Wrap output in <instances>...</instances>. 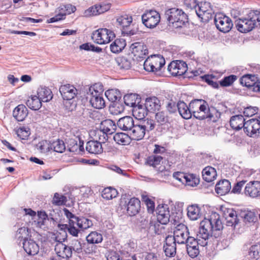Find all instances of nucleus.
Masks as SVG:
<instances>
[{
  "mask_svg": "<svg viewBox=\"0 0 260 260\" xmlns=\"http://www.w3.org/2000/svg\"><path fill=\"white\" fill-rule=\"evenodd\" d=\"M203 102V100H195L191 101L189 105V108L191 114H192L193 116L198 119H202L203 117H204L203 115H200L197 110L199 108L202 107V103Z\"/></svg>",
  "mask_w": 260,
  "mask_h": 260,
  "instance_id": "2f4dec72",
  "label": "nucleus"
},
{
  "mask_svg": "<svg viewBox=\"0 0 260 260\" xmlns=\"http://www.w3.org/2000/svg\"><path fill=\"white\" fill-rule=\"evenodd\" d=\"M86 149L88 152L93 154H100L103 151L102 145L98 141H88L86 143Z\"/></svg>",
  "mask_w": 260,
  "mask_h": 260,
  "instance_id": "c85d7f7f",
  "label": "nucleus"
},
{
  "mask_svg": "<svg viewBox=\"0 0 260 260\" xmlns=\"http://www.w3.org/2000/svg\"><path fill=\"white\" fill-rule=\"evenodd\" d=\"M50 148L56 152L62 153L66 149V146L63 141L57 140L51 143Z\"/></svg>",
  "mask_w": 260,
  "mask_h": 260,
  "instance_id": "09e8293b",
  "label": "nucleus"
},
{
  "mask_svg": "<svg viewBox=\"0 0 260 260\" xmlns=\"http://www.w3.org/2000/svg\"><path fill=\"white\" fill-rule=\"evenodd\" d=\"M177 108L180 115L184 119H189L191 117L189 107L183 101L177 104Z\"/></svg>",
  "mask_w": 260,
  "mask_h": 260,
  "instance_id": "c9c22d12",
  "label": "nucleus"
},
{
  "mask_svg": "<svg viewBox=\"0 0 260 260\" xmlns=\"http://www.w3.org/2000/svg\"><path fill=\"white\" fill-rule=\"evenodd\" d=\"M245 120L241 115L233 116L230 119V125L231 127L236 130H239L243 128L244 130Z\"/></svg>",
  "mask_w": 260,
  "mask_h": 260,
  "instance_id": "bb28decb",
  "label": "nucleus"
},
{
  "mask_svg": "<svg viewBox=\"0 0 260 260\" xmlns=\"http://www.w3.org/2000/svg\"><path fill=\"white\" fill-rule=\"evenodd\" d=\"M255 77L249 75L243 76L240 79L241 84L244 86L248 88H251L253 90V88L255 87L256 82L255 81Z\"/></svg>",
  "mask_w": 260,
  "mask_h": 260,
  "instance_id": "79ce46f5",
  "label": "nucleus"
},
{
  "mask_svg": "<svg viewBox=\"0 0 260 260\" xmlns=\"http://www.w3.org/2000/svg\"><path fill=\"white\" fill-rule=\"evenodd\" d=\"M176 242L173 240L171 235H168L165 239V244L164 249L167 256L173 257L176 253Z\"/></svg>",
  "mask_w": 260,
  "mask_h": 260,
  "instance_id": "a211bd4d",
  "label": "nucleus"
},
{
  "mask_svg": "<svg viewBox=\"0 0 260 260\" xmlns=\"http://www.w3.org/2000/svg\"><path fill=\"white\" fill-rule=\"evenodd\" d=\"M131 131L130 135L132 138L137 141L142 139L146 133L141 124H135Z\"/></svg>",
  "mask_w": 260,
  "mask_h": 260,
  "instance_id": "cd10ccee",
  "label": "nucleus"
},
{
  "mask_svg": "<svg viewBox=\"0 0 260 260\" xmlns=\"http://www.w3.org/2000/svg\"><path fill=\"white\" fill-rule=\"evenodd\" d=\"M67 202V198L64 196L59 194L58 193H55L54 195L52 204L60 206L64 204Z\"/></svg>",
  "mask_w": 260,
  "mask_h": 260,
  "instance_id": "13d9d810",
  "label": "nucleus"
},
{
  "mask_svg": "<svg viewBox=\"0 0 260 260\" xmlns=\"http://www.w3.org/2000/svg\"><path fill=\"white\" fill-rule=\"evenodd\" d=\"M28 110L23 104L18 105L13 111V116L18 121H22L28 115Z\"/></svg>",
  "mask_w": 260,
  "mask_h": 260,
  "instance_id": "b1692460",
  "label": "nucleus"
},
{
  "mask_svg": "<svg viewBox=\"0 0 260 260\" xmlns=\"http://www.w3.org/2000/svg\"><path fill=\"white\" fill-rule=\"evenodd\" d=\"M259 122L257 118H251L245 121L244 132L251 137L260 134Z\"/></svg>",
  "mask_w": 260,
  "mask_h": 260,
  "instance_id": "ddd939ff",
  "label": "nucleus"
},
{
  "mask_svg": "<svg viewBox=\"0 0 260 260\" xmlns=\"http://www.w3.org/2000/svg\"><path fill=\"white\" fill-rule=\"evenodd\" d=\"M229 226H234V227L238 223L239 219L237 217V212L233 209H229Z\"/></svg>",
  "mask_w": 260,
  "mask_h": 260,
  "instance_id": "8fccbe9b",
  "label": "nucleus"
},
{
  "mask_svg": "<svg viewBox=\"0 0 260 260\" xmlns=\"http://www.w3.org/2000/svg\"><path fill=\"white\" fill-rule=\"evenodd\" d=\"M28 235V230L25 227L19 228L16 232V236L18 239H22L23 241L27 240V237Z\"/></svg>",
  "mask_w": 260,
  "mask_h": 260,
  "instance_id": "69168bd1",
  "label": "nucleus"
},
{
  "mask_svg": "<svg viewBox=\"0 0 260 260\" xmlns=\"http://www.w3.org/2000/svg\"><path fill=\"white\" fill-rule=\"evenodd\" d=\"M42 102H48L53 98L51 90L46 87H40L38 89L37 95Z\"/></svg>",
  "mask_w": 260,
  "mask_h": 260,
  "instance_id": "a878e982",
  "label": "nucleus"
},
{
  "mask_svg": "<svg viewBox=\"0 0 260 260\" xmlns=\"http://www.w3.org/2000/svg\"><path fill=\"white\" fill-rule=\"evenodd\" d=\"M125 42L123 39H116L110 45L111 51L115 53L121 51L125 46Z\"/></svg>",
  "mask_w": 260,
  "mask_h": 260,
  "instance_id": "c03bdc74",
  "label": "nucleus"
},
{
  "mask_svg": "<svg viewBox=\"0 0 260 260\" xmlns=\"http://www.w3.org/2000/svg\"><path fill=\"white\" fill-rule=\"evenodd\" d=\"M59 92L64 100L73 99L77 94V90L74 86L67 84L60 86Z\"/></svg>",
  "mask_w": 260,
  "mask_h": 260,
  "instance_id": "aec40b11",
  "label": "nucleus"
},
{
  "mask_svg": "<svg viewBox=\"0 0 260 260\" xmlns=\"http://www.w3.org/2000/svg\"><path fill=\"white\" fill-rule=\"evenodd\" d=\"M105 95L109 101L113 103L119 101L122 96L120 91L117 89H109L105 92Z\"/></svg>",
  "mask_w": 260,
  "mask_h": 260,
  "instance_id": "4c0bfd02",
  "label": "nucleus"
},
{
  "mask_svg": "<svg viewBox=\"0 0 260 260\" xmlns=\"http://www.w3.org/2000/svg\"><path fill=\"white\" fill-rule=\"evenodd\" d=\"M199 180L198 178H196L193 175H186L184 183L187 185L190 186H195L198 184Z\"/></svg>",
  "mask_w": 260,
  "mask_h": 260,
  "instance_id": "e2e57ef3",
  "label": "nucleus"
},
{
  "mask_svg": "<svg viewBox=\"0 0 260 260\" xmlns=\"http://www.w3.org/2000/svg\"><path fill=\"white\" fill-rule=\"evenodd\" d=\"M165 64V58L160 55L148 57L143 63L144 69L148 72L156 73Z\"/></svg>",
  "mask_w": 260,
  "mask_h": 260,
  "instance_id": "20e7f679",
  "label": "nucleus"
},
{
  "mask_svg": "<svg viewBox=\"0 0 260 260\" xmlns=\"http://www.w3.org/2000/svg\"><path fill=\"white\" fill-rule=\"evenodd\" d=\"M37 149L41 153H46L50 150V146L47 141H42L36 145Z\"/></svg>",
  "mask_w": 260,
  "mask_h": 260,
  "instance_id": "052dcab7",
  "label": "nucleus"
},
{
  "mask_svg": "<svg viewBox=\"0 0 260 260\" xmlns=\"http://www.w3.org/2000/svg\"><path fill=\"white\" fill-rule=\"evenodd\" d=\"M114 140L119 145H126L130 143L129 137L125 133H116L113 137Z\"/></svg>",
  "mask_w": 260,
  "mask_h": 260,
  "instance_id": "37998d69",
  "label": "nucleus"
},
{
  "mask_svg": "<svg viewBox=\"0 0 260 260\" xmlns=\"http://www.w3.org/2000/svg\"><path fill=\"white\" fill-rule=\"evenodd\" d=\"M117 194V190L112 187L105 188L102 192V197L107 200L116 198Z\"/></svg>",
  "mask_w": 260,
  "mask_h": 260,
  "instance_id": "49530a36",
  "label": "nucleus"
},
{
  "mask_svg": "<svg viewBox=\"0 0 260 260\" xmlns=\"http://www.w3.org/2000/svg\"><path fill=\"white\" fill-rule=\"evenodd\" d=\"M141 202L136 198H131L127 204V213L129 216L136 215L140 210Z\"/></svg>",
  "mask_w": 260,
  "mask_h": 260,
  "instance_id": "5701e85b",
  "label": "nucleus"
},
{
  "mask_svg": "<svg viewBox=\"0 0 260 260\" xmlns=\"http://www.w3.org/2000/svg\"><path fill=\"white\" fill-rule=\"evenodd\" d=\"M17 136L23 140H26L30 134V129L28 127L22 126L16 131Z\"/></svg>",
  "mask_w": 260,
  "mask_h": 260,
  "instance_id": "5fc2aeb1",
  "label": "nucleus"
},
{
  "mask_svg": "<svg viewBox=\"0 0 260 260\" xmlns=\"http://www.w3.org/2000/svg\"><path fill=\"white\" fill-rule=\"evenodd\" d=\"M248 255L251 258L258 259L260 258V243L252 245L248 252Z\"/></svg>",
  "mask_w": 260,
  "mask_h": 260,
  "instance_id": "de8ad7c7",
  "label": "nucleus"
},
{
  "mask_svg": "<svg viewBox=\"0 0 260 260\" xmlns=\"http://www.w3.org/2000/svg\"><path fill=\"white\" fill-rule=\"evenodd\" d=\"M132 53L135 57L134 59L140 61L146 58L148 53L147 47L143 43L136 42L130 47Z\"/></svg>",
  "mask_w": 260,
  "mask_h": 260,
  "instance_id": "9b49d317",
  "label": "nucleus"
},
{
  "mask_svg": "<svg viewBox=\"0 0 260 260\" xmlns=\"http://www.w3.org/2000/svg\"><path fill=\"white\" fill-rule=\"evenodd\" d=\"M162 160V157L160 155H151L148 157L147 163L150 166L155 167L159 165Z\"/></svg>",
  "mask_w": 260,
  "mask_h": 260,
  "instance_id": "603ef678",
  "label": "nucleus"
},
{
  "mask_svg": "<svg viewBox=\"0 0 260 260\" xmlns=\"http://www.w3.org/2000/svg\"><path fill=\"white\" fill-rule=\"evenodd\" d=\"M200 208L197 205H192L187 207V216L191 220H196L201 216Z\"/></svg>",
  "mask_w": 260,
  "mask_h": 260,
  "instance_id": "473e14b6",
  "label": "nucleus"
},
{
  "mask_svg": "<svg viewBox=\"0 0 260 260\" xmlns=\"http://www.w3.org/2000/svg\"><path fill=\"white\" fill-rule=\"evenodd\" d=\"M165 16L170 23L174 26L181 27L187 22V16L181 10L176 8L170 9L166 11Z\"/></svg>",
  "mask_w": 260,
  "mask_h": 260,
  "instance_id": "7ed1b4c3",
  "label": "nucleus"
},
{
  "mask_svg": "<svg viewBox=\"0 0 260 260\" xmlns=\"http://www.w3.org/2000/svg\"><path fill=\"white\" fill-rule=\"evenodd\" d=\"M157 219L162 224H166L170 221V211L168 205H158L156 209Z\"/></svg>",
  "mask_w": 260,
  "mask_h": 260,
  "instance_id": "2eb2a0df",
  "label": "nucleus"
},
{
  "mask_svg": "<svg viewBox=\"0 0 260 260\" xmlns=\"http://www.w3.org/2000/svg\"><path fill=\"white\" fill-rule=\"evenodd\" d=\"M71 222L72 226L68 229L69 233L73 236L78 237L80 231H83L93 225L92 221L85 217H77Z\"/></svg>",
  "mask_w": 260,
  "mask_h": 260,
  "instance_id": "39448f33",
  "label": "nucleus"
},
{
  "mask_svg": "<svg viewBox=\"0 0 260 260\" xmlns=\"http://www.w3.org/2000/svg\"><path fill=\"white\" fill-rule=\"evenodd\" d=\"M86 240L90 244H98L103 241V236L97 232H92L87 236Z\"/></svg>",
  "mask_w": 260,
  "mask_h": 260,
  "instance_id": "a18cd8bd",
  "label": "nucleus"
},
{
  "mask_svg": "<svg viewBox=\"0 0 260 260\" xmlns=\"http://www.w3.org/2000/svg\"><path fill=\"white\" fill-rule=\"evenodd\" d=\"M140 124L143 127L145 132L152 131L155 127L154 123L152 120L147 119L144 120L142 123Z\"/></svg>",
  "mask_w": 260,
  "mask_h": 260,
  "instance_id": "338daca9",
  "label": "nucleus"
},
{
  "mask_svg": "<svg viewBox=\"0 0 260 260\" xmlns=\"http://www.w3.org/2000/svg\"><path fill=\"white\" fill-rule=\"evenodd\" d=\"M246 196L254 198L260 197V182L253 181L247 183L245 187Z\"/></svg>",
  "mask_w": 260,
  "mask_h": 260,
  "instance_id": "dca6fc26",
  "label": "nucleus"
},
{
  "mask_svg": "<svg viewBox=\"0 0 260 260\" xmlns=\"http://www.w3.org/2000/svg\"><path fill=\"white\" fill-rule=\"evenodd\" d=\"M200 115H203L204 117H203L202 119H204L207 118H211L213 116L209 113V109L207 107V105L205 104L204 101L202 103V107L199 108L197 110Z\"/></svg>",
  "mask_w": 260,
  "mask_h": 260,
  "instance_id": "4d7b16f0",
  "label": "nucleus"
},
{
  "mask_svg": "<svg viewBox=\"0 0 260 260\" xmlns=\"http://www.w3.org/2000/svg\"><path fill=\"white\" fill-rule=\"evenodd\" d=\"M148 112L145 107H144L141 105H137L133 108L132 110L133 115L139 120L144 119Z\"/></svg>",
  "mask_w": 260,
  "mask_h": 260,
  "instance_id": "72a5a7b5",
  "label": "nucleus"
},
{
  "mask_svg": "<svg viewBox=\"0 0 260 260\" xmlns=\"http://www.w3.org/2000/svg\"><path fill=\"white\" fill-rule=\"evenodd\" d=\"M203 179L208 182H211L216 179L217 173L216 170L211 167H207L202 171Z\"/></svg>",
  "mask_w": 260,
  "mask_h": 260,
  "instance_id": "c756f323",
  "label": "nucleus"
},
{
  "mask_svg": "<svg viewBox=\"0 0 260 260\" xmlns=\"http://www.w3.org/2000/svg\"><path fill=\"white\" fill-rule=\"evenodd\" d=\"M161 106L160 101L156 96H150L145 99V107L147 110L151 113L159 111Z\"/></svg>",
  "mask_w": 260,
  "mask_h": 260,
  "instance_id": "6ab92c4d",
  "label": "nucleus"
},
{
  "mask_svg": "<svg viewBox=\"0 0 260 260\" xmlns=\"http://www.w3.org/2000/svg\"><path fill=\"white\" fill-rule=\"evenodd\" d=\"M201 78H202L209 85L212 86L214 88L218 87V84L214 81L215 77L212 75H204L200 76Z\"/></svg>",
  "mask_w": 260,
  "mask_h": 260,
  "instance_id": "bf43d9fd",
  "label": "nucleus"
},
{
  "mask_svg": "<svg viewBox=\"0 0 260 260\" xmlns=\"http://www.w3.org/2000/svg\"><path fill=\"white\" fill-rule=\"evenodd\" d=\"M155 119L159 124H164L168 121V116L164 111H159L155 114Z\"/></svg>",
  "mask_w": 260,
  "mask_h": 260,
  "instance_id": "864d4df0",
  "label": "nucleus"
},
{
  "mask_svg": "<svg viewBox=\"0 0 260 260\" xmlns=\"http://www.w3.org/2000/svg\"><path fill=\"white\" fill-rule=\"evenodd\" d=\"M258 108L257 107L248 106L244 109L243 114L245 116L251 117L258 112Z\"/></svg>",
  "mask_w": 260,
  "mask_h": 260,
  "instance_id": "0e129e2a",
  "label": "nucleus"
},
{
  "mask_svg": "<svg viewBox=\"0 0 260 260\" xmlns=\"http://www.w3.org/2000/svg\"><path fill=\"white\" fill-rule=\"evenodd\" d=\"M115 124L112 120L106 119L101 122L100 131L111 135L115 132Z\"/></svg>",
  "mask_w": 260,
  "mask_h": 260,
  "instance_id": "7c9ffc66",
  "label": "nucleus"
},
{
  "mask_svg": "<svg viewBox=\"0 0 260 260\" xmlns=\"http://www.w3.org/2000/svg\"><path fill=\"white\" fill-rule=\"evenodd\" d=\"M216 192L221 197H224L228 193V180L219 181L215 186Z\"/></svg>",
  "mask_w": 260,
  "mask_h": 260,
  "instance_id": "58836bf2",
  "label": "nucleus"
},
{
  "mask_svg": "<svg viewBox=\"0 0 260 260\" xmlns=\"http://www.w3.org/2000/svg\"><path fill=\"white\" fill-rule=\"evenodd\" d=\"M63 212L66 217L69 220V224H59L58 227L61 230H63L64 232H66L67 231L68 232V229L72 226L71 222H74L75 220V219L74 218H77L78 217L75 216L67 209H64L63 210Z\"/></svg>",
  "mask_w": 260,
  "mask_h": 260,
  "instance_id": "ea45409f",
  "label": "nucleus"
},
{
  "mask_svg": "<svg viewBox=\"0 0 260 260\" xmlns=\"http://www.w3.org/2000/svg\"><path fill=\"white\" fill-rule=\"evenodd\" d=\"M54 249L58 256L66 259H69L73 255L69 245H67L62 242H57L55 245Z\"/></svg>",
  "mask_w": 260,
  "mask_h": 260,
  "instance_id": "4468645a",
  "label": "nucleus"
},
{
  "mask_svg": "<svg viewBox=\"0 0 260 260\" xmlns=\"http://www.w3.org/2000/svg\"><path fill=\"white\" fill-rule=\"evenodd\" d=\"M115 37L114 32L107 28H100L94 31L92 35V39L99 44L109 43Z\"/></svg>",
  "mask_w": 260,
  "mask_h": 260,
  "instance_id": "0eeeda50",
  "label": "nucleus"
},
{
  "mask_svg": "<svg viewBox=\"0 0 260 260\" xmlns=\"http://www.w3.org/2000/svg\"><path fill=\"white\" fill-rule=\"evenodd\" d=\"M119 68L124 70H128L131 67V61L126 57H119L116 60Z\"/></svg>",
  "mask_w": 260,
  "mask_h": 260,
  "instance_id": "3c124183",
  "label": "nucleus"
},
{
  "mask_svg": "<svg viewBox=\"0 0 260 260\" xmlns=\"http://www.w3.org/2000/svg\"><path fill=\"white\" fill-rule=\"evenodd\" d=\"M26 105L32 110H38L42 107V102L37 95H32L26 102Z\"/></svg>",
  "mask_w": 260,
  "mask_h": 260,
  "instance_id": "a19ab883",
  "label": "nucleus"
},
{
  "mask_svg": "<svg viewBox=\"0 0 260 260\" xmlns=\"http://www.w3.org/2000/svg\"><path fill=\"white\" fill-rule=\"evenodd\" d=\"M89 93H87V98L89 99V102L91 106L98 109L104 108L105 101L102 93L92 87L89 88Z\"/></svg>",
  "mask_w": 260,
  "mask_h": 260,
  "instance_id": "6e6552de",
  "label": "nucleus"
},
{
  "mask_svg": "<svg viewBox=\"0 0 260 260\" xmlns=\"http://www.w3.org/2000/svg\"><path fill=\"white\" fill-rule=\"evenodd\" d=\"M69 246L73 253H79L82 252V245L78 240H74L69 244Z\"/></svg>",
  "mask_w": 260,
  "mask_h": 260,
  "instance_id": "6e6d98bb",
  "label": "nucleus"
},
{
  "mask_svg": "<svg viewBox=\"0 0 260 260\" xmlns=\"http://www.w3.org/2000/svg\"><path fill=\"white\" fill-rule=\"evenodd\" d=\"M214 22L217 28L223 33L228 32V17L222 14L214 16Z\"/></svg>",
  "mask_w": 260,
  "mask_h": 260,
  "instance_id": "4be33fe9",
  "label": "nucleus"
},
{
  "mask_svg": "<svg viewBox=\"0 0 260 260\" xmlns=\"http://www.w3.org/2000/svg\"><path fill=\"white\" fill-rule=\"evenodd\" d=\"M173 234V239L178 244H185L189 236L188 228L182 223L175 228Z\"/></svg>",
  "mask_w": 260,
  "mask_h": 260,
  "instance_id": "1a4fd4ad",
  "label": "nucleus"
},
{
  "mask_svg": "<svg viewBox=\"0 0 260 260\" xmlns=\"http://www.w3.org/2000/svg\"><path fill=\"white\" fill-rule=\"evenodd\" d=\"M123 101L125 105L134 108L139 103L140 98L138 94L131 93L125 95L123 97Z\"/></svg>",
  "mask_w": 260,
  "mask_h": 260,
  "instance_id": "f704fd0d",
  "label": "nucleus"
},
{
  "mask_svg": "<svg viewBox=\"0 0 260 260\" xmlns=\"http://www.w3.org/2000/svg\"><path fill=\"white\" fill-rule=\"evenodd\" d=\"M160 15L156 11L150 10L142 16L143 23L148 28L155 27L160 21Z\"/></svg>",
  "mask_w": 260,
  "mask_h": 260,
  "instance_id": "9d476101",
  "label": "nucleus"
},
{
  "mask_svg": "<svg viewBox=\"0 0 260 260\" xmlns=\"http://www.w3.org/2000/svg\"><path fill=\"white\" fill-rule=\"evenodd\" d=\"M132 21V17L127 14L118 16L116 19V22L118 25L122 27L123 29H125V28L129 26Z\"/></svg>",
  "mask_w": 260,
  "mask_h": 260,
  "instance_id": "e433bc0d",
  "label": "nucleus"
},
{
  "mask_svg": "<svg viewBox=\"0 0 260 260\" xmlns=\"http://www.w3.org/2000/svg\"><path fill=\"white\" fill-rule=\"evenodd\" d=\"M187 70L186 63L181 60L172 61L168 67V71L174 76L183 75Z\"/></svg>",
  "mask_w": 260,
  "mask_h": 260,
  "instance_id": "f8f14e48",
  "label": "nucleus"
},
{
  "mask_svg": "<svg viewBox=\"0 0 260 260\" xmlns=\"http://www.w3.org/2000/svg\"><path fill=\"white\" fill-rule=\"evenodd\" d=\"M134 124V120L131 116H125L121 118L117 122L118 127L125 131H131Z\"/></svg>",
  "mask_w": 260,
  "mask_h": 260,
  "instance_id": "393cba45",
  "label": "nucleus"
},
{
  "mask_svg": "<svg viewBox=\"0 0 260 260\" xmlns=\"http://www.w3.org/2000/svg\"><path fill=\"white\" fill-rule=\"evenodd\" d=\"M24 251L29 255H35L39 251V246L32 239L25 240L23 242Z\"/></svg>",
  "mask_w": 260,
  "mask_h": 260,
  "instance_id": "412c9836",
  "label": "nucleus"
},
{
  "mask_svg": "<svg viewBox=\"0 0 260 260\" xmlns=\"http://www.w3.org/2000/svg\"><path fill=\"white\" fill-rule=\"evenodd\" d=\"M223 228L219 215L216 212L212 213L200 222L197 238L189 236L185 243L186 248L190 246L199 247V245L203 247L206 246L210 237L217 238L221 235Z\"/></svg>",
  "mask_w": 260,
  "mask_h": 260,
  "instance_id": "f257e3e1",
  "label": "nucleus"
},
{
  "mask_svg": "<svg viewBox=\"0 0 260 260\" xmlns=\"http://www.w3.org/2000/svg\"><path fill=\"white\" fill-rule=\"evenodd\" d=\"M111 7L110 4H102L95 5L91 7L84 12V15L86 17L97 15L108 11Z\"/></svg>",
  "mask_w": 260,
  "mask_h": 260,
  "instance_id": "f3484780",
  "label": "nucleus"
},
{
  "mask_svg": "<svg viewBox=\"0 0 260 260\" xmlns=\"http://www.w3.org/2000/svg\"><path fill=\"white\" fill-rule=\"evenodd\" d=\"M196 13L203 22H207L212 18L214 12L210 3L201 2L194 6Z\"/></svg>",
  "mask_w": 260,
  "mask_h": 260,
  "instance_id": "423d86ee",
  "label": "nucleus"
},
{
  "mask_svg": "<svg viewBox=\"0 0 260 260\" xmlns=\"http://www.w3.org/2000/svg\"><path fill=\"white\" fill-rule=\"evenodd\" d=\"M142 200L147 206L148 212L152 213L154 211L155 204L154 202L149 199L147 196H142Z\"/></svg>",
  "mask_w": 260,
  "mask_h": 260,
  "instance_id": "680f3d73",
  "label": "nucleus"
},
{
  "mask_svg": "<svg viewBox=\"0 0 260 260\" xmlns=\"http://www.w3.org/2000/svg\"><path fill=\"white\" fill-rule=\"evenodd\" d=\"M186 250L189 256L191 258L196 257L199 254L200 251L199 247H193L186 248Z\"/></svg>",
  "mask_w": 260,
  "mask_h": 260,
  "instance_id": "774afa93",
  "label": "nucleus"
},
{
  "mask_svg": "<svg viewBox=\"0 0 260 260\" xmlns=\"http://www.w3.org/2000/svg\"><path fill=\"white\" fill-rule=\"evenodd\" d=\"M257 23L260 25V12L257 11H250L245 17L235 22L237 29L241 32L252 30L257 26Z\"/></svg>",
  "mask_w": 260,
  "mask_h": 260,
  "instance_id": "f03ea898",
  "label": "nucleus"
}]
</instances>
